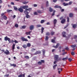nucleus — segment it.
Returning <instances> with one entry per match:
<instances>
[{"label": "nucleus", "mask_w": 77, "mask_h": 77, "mask_svg": "<svg viewBox=\"0 0 77 77\" xmlns=\"http://www.w3.org/2000/svg\"><path fill=\"white\" fill-rule=\"evenodd\" d=\"M58 58H59V55H54V59L55 60H57V61L61 60V58H60L58 59Z\"/></svg>", "instance_id": "nucleus-1"}, {"label": "nucleus", "mask_w": 77, "mask_h": 77, "mask_svg": "<svg viewBox=\"0 0 77 77\" xmlns=\"http://www.w3.org/2000/svg\"><path fill=\"white\" fill-rule=\"evenodd\" d=\"M45 63V61L44 60H41L40 61L38 62L37 63L38 65H41L42 63Z\"/></svg>", "instance_id": "nucleus-2"}, {"label": "nucleus", "mask_w": 77, "mask_h": 77, "mask_svg": "<svg viewBox=\"0 0 77 77\" xmlns=\"http://www.w3.org/2000/svg\"><path fill=\"white\" fill-rule=\"evenodd\" d=\"M4 39L6 41H7V40L9 42V43H11V39L9 38H8V36H6L5 37Z\"/></svg>", "instance_id": "nucleus-3"}, {"label": "nucleus", "mask_w": 77, "mask_h": 77, "mask_svg": "<svg viewBox=\"0 0 77 77\" xmlns=\"http://www.w3.org/2000/svg\"><path fill=\"white\" fill-rule=\"evenodd\" d=\"M41 54V51H37L34 54H33L32 55H36V54Z\"/></svg>", "instance_id": "nucleus-4"}, {"label": "nucleus", "mask_w": 77, "mask_h": 77, "mask_svg": "<svg viewBox=\"0 0 77 77\" xmlns=\"http://www.w3.org/2000/svg\"><path fill=\"white\" fill-rule=\"evenodd\" d=\"M21 39L22 40V41L28 42V40L24 37H22L21 38Z\"/></svg>", "instance_id": "nucleus-5"}, {"label": "nucleus", "mask_w": 77, "mask_h": 77, "mask_svg": "<svg viewBox=\"0 0 77 77\" xmlns=\"http://www.w3.org/2000/svg\"><path fill=\"white\" fill-rule=\"evenodd\" d=\"M34 25H31L29 26L30 29L32 30L34 29Z\"/></svg>", "instance_id": "nucleus-6"}, {"label": "nucleus", "mask_w": 77, "mask_h": 77, "mask_svg": "<svg viewBox=\"0 0 77 77\" xmlns=\"http://www.w3.org/2000/svg\"><path fill=\"white\" fill-rule=\"evenodd\" d=\"M55 8H60V9H62V8L60 6H58V5H56L54 6Z\"/></svg>", "instance_id": "nucleus-7"}, {"label": "nucleus", "mask_w": 77, "mask_h": 77, "mask_svg": "<svg viewBox=\"0 0 77 77\" xmlns=\"http://www.w3.org/2000/svg\"><path fill=\"white\" fill-rule=\"evenodd\" d=\"M18 10L19 12H21V13L23 12V9L21 8H19L18 9Z\"/></svg>", "instance_id": "nucleus-8"}, {"label": "nucleus", "mask_w": 77, "mask_h": 77, "mask_svg": "<svg viewBox=\"0 0 77 77\" xmlns=\"http://www.w3.org/2000/svg\"><path fill=\"white\" fill-rule=\"evenodd\" d=\"M5 54L6 55H8V54H10V52H9V51L8 50H7L6 51H5Z\"/></svg>", "instance_id": "nucleus-9"}, {"label": "nucleus", "mask_w": 77, "mask_h": 77, "mask_svg": "<svg viewBox=\"0 0 77 77\" xmlns=\"http://www.w3.org/2000/svg\"><path fill=\"white\" fill-rule=\"evenodd\" d=\"M62 35L63 37H66V32H63L62 33Z\"/></svg>", "instance_id": "nucleus-10"}, {"label": "nucleus", "mask_w": 77, "mask_h": 77, "mask_svg": "<svg viewBox=\"0 0 77 77\" xmlns=\"http://www.w3.org/2000/svg\"><path fill=\"white\" fill-rule=\"evenodd\" d=\"M32 32V31H29V32H26L25 33L26 35H30V33Z\"/></svg>", "instance_id": "nucleus-11"}, {"label": "nucleus", "mask_w": 77, "mask_h": 77, "mask_svg": "<svg viewBox=\"0 0 77 77\" xmlns=\"http://www.w3.org/2000/svg\"><path fill=\"white\" fill-rule=\"evenodd\" d=\"M59 46V43H57V45L55 46H54V47L55 48H58Z\"/></svg>", "instance_id": "nucleus-12"}, {"label": "nucleus", "mask_w": 77, "mask_h": 77, "mask_svg": "<svg viewBox=\"0 0 77 77\" xmlns=\"http://www.w3.org/2000/svg\"><path fill=\"white\" fill-rule=\"evenodd\" d=\"M10 65H11L10 66H14V67H16L17 66V65L15 64H11L10 63Z\"/></svg>", "instance_id": "nucleus-13"}, {"label": "nucleus", "mask_w": 77, "mask_h": 77, "mask_svg": "<svg viewBox=\"0 0 77 77\" xmlns=\"http://www.w3.org/2000/svg\"><path fill=\"white\" fill-rule=\"evenodd\" d=\"M68 58V56H67L66 57V58H63L62 60H63V61H64L65 60H66Z\"/></svg>", "instance_id": "nucleus-14"}, {"label": "nucleus", "mask_w": 77, "mask_h": 77, "mask_svg": "<svg viewBox=\"0 0 77 77\" xmlns=\"http://www.w3.org/2000/svg\"><path fill=\"white\" fill-rule=\"evenodd\" d=\"M60 69V70H59L58 71L59 74H60V72L62 71V68L60 69L58 68V70H59Z\"/></svg>", "instance_id": "nucleus-15"}, {"label": "nucleus", "mask_w": 77, "mask_h": 77, "mask_svg": "<svg viewBox=\"0 0 77 77\" xmlns=\"http://www.w3.org/2000/svg\"><path fill=\"white\" fill-rule=\"evenodd\" d=\"M29 8V6L26 5L22 7L23 9H25L26 8Z\"/></svg>", "instance_id": "nucleus-16"}, {"label": "nucleus", "mask_w": 77, "mask_h": 77, "mask_svg": "<svg viewBox=\"0 0 77 77\" xmlns=\"http://www.w3.org/2000/svg\"><path fill=\"white\" fill-rule=\"evenodd\" d=\"M66 20L65 19H63L61 21V23L62 24H63L65 22Z\"/></svg>", "instance_id": "nucleus-17"}, {"label": "nucleus", "mask_w": 77, "mask_h": 77, "mask_svg": "<svg viewBox=\"0 0 77 77\" xmlns=\"http://www.w3.org/2000/svg\"><path fill=\"white\" fill-rule=\"evenodd\" d=\"M56 23H57V20H56V19H54V26H55V25L56 24Z\"/></svg>", "instance_id": "nucleus-18"}, {"label": "nucleus", "mask_w": 77, "mask_h": 77, "mask_svg": "<svg viewBox=\"0 0 77 77\" xmlns=\"http://www.w3.org/2000/svg\"><path fill=\"white\" fill-rule=\"evenodd\" d=\"M24 14H25L26 15H27L29 14V13L27 11H26V10L24 11Z\"/></svg>", "instance_id": "nucleus-19"}, {"label": "nucleus", "mask_w": 77, "mask_h": 77, "mask_svg": "<svg viewBox=\"0 0 77 77\" xmlns=\"http://www.w3.org/2000/svg\"><path fill=\"white\" fill-rule=\"evenodd\" d=\"M55 34V32L53 31H51V36H53Z\"/></svg>", "instance_id": "nucleus-20"}, {"label": "nucleus", "mask_w": 77, "mask_h": 77, "mask_svg": "<svg viewBox=\"0 0 77 77\" xmlns=\"http://www.w3.org/2000/svg\"><path fill=\"white\" fill-rule=\"evenodd\" d=\"M69 17L70 18H72L73 17V14L72 13H70L69 14Z\"/></svg>", "instance_id": "nucleus-21"}, {"label": "nucleus", "mask_w": 77, "mask_h": 77, "mask_svg": "<svg viewBox=\"0 0 77 77\" xmlns=\"http://www.w3.org/2000/svg\"><path fill=\"white\" fill-rule=\"evenodd\" d=\"M71 47H72V48H75L76 47V45H71Z\"/></svg>", "instance_id": "nucleus-22"}, {"label": "nucleus", "mask_w": 77, "mask_h": 77, "mask_svg": "<svg viewBox=\"0 0 77 77\" xmlns=\"http://www.w3.org/2000/svg\"><path fill=\"white\" fill-rule=\"evenodd\" d=\"M22 47L24 48H27V45H25V44L23 45L22 46Z\"/></svg>", "instance_id": "nucleus-23"}, {"label": "nucleus", "mask_w": 77, "mask_h": 77, "mask_svg": "<svg viewBox=\"0 0 77 77\" xmlns=\"http://www.w3.org/2000/svg\"><path fill=\"white\" fill-rule=\"evenodd\" d=\"M72 27L74 28V29L76 27V24H72Z\"/></svg>", "instance_id": "nucleus-24"}, {"label": "nucleus", "mask_w": 77, "mask_h": 77, "mask_svg": "<svg viewBox=\"0 0 77 77\" xmlns=\"http://www.w3.org/2000/svg\"><path fill=\"white\" fill-rule=\"evenodd\" d=\"M63 5L64 6H68V3H66L65 2H63Z\"/></svg>", "instance_id": "nucleus-25"}, {"label": "nucleus", "mask_w": 77, "mask_h": 77, "mask_svg": "<svg viewBox=\"0 0 77 77\" xmlns=\"http://www.w3.org/2000/svg\"><path fill=\"white\" fill-rule=\"evenodd\" d=\"M53 9L51 8V7L49 8V11L51 12H53Z\"/></svg>", "instance_id": "nucleus-26"}, {"label": "nucleus", "mask_w": 77, "mask_h": 77, "mask_svg": "<svg viewBox=\"0 0 77 77\" xmlns=\"http://www.w3.org/2000/svg\"><path fill=\"white\" fill-rule=\"evenodd\" d=\"M3 18L5 20H6L7 19V17H6V16H5V15H4V16L3 17Z\"/></svg>", "instance_id": "nucleus-27"}, {"label": "nucleus", "mask_w": 77, "mask_h": 77, "mask_svg": "<svg viewBox=\"0 0 77 77\" xmlns=\"http://www.w3.org/2000/svg\"><path fill=\"white\" fill-rule=\"evenodd\" d=\"M44 28L42 27V29H41V31H42L41 33H43V32H44Z\"/></svg>", "instance_id": "nucleus-28"}, {"label": "nucleus", "mask_w": 77, "mask_h": 77, "mask_svg": "<svg viewBox=\"0 0 77 77\" xmlns=\"http://www.w3.org/2000/svg\"><path fill=\"white\" fill-rule=\"evenodd\" d=\"M50 33L49 32H47L46 33V35L47 36H50Z\"/></svg>", "instance_id": "nucleus-29"}, {"label": "nucleus", "mask_w": 77, "mask_h": 77, "mask_svg": "<svg viewBox=\"0 0 77 77\" xmlns=\"http://www.w3.org/2000/svg\"><path fill=\"white\" fill-rule=\"evenodd\" d=\"M42 53H43V55H45V51L44 49H43V50H42Z\"/></svg>", "instance_id": "nucleus-30"}, {"label": "nucleus", "mask_w": 77, "mask_h": 77, "mask_svg": "<svg viewBox=\"0 0 77 77\" xmlns=\"http://www.w3.org/2000/svg\"><path fill=\"white\" fill-rule=\"evenodd\" d=\"M31 46V44H30V43H28L27 44V47H30V46Z\"/></svg>", "instance_id": "nucleus-31"}, {"label": "nucleus", "mask_w": 77, "mask_h": 77, "mask_svg": "<svg viewBox=\"0 0 77 77\" xmlns=\"http://www.w3.org/2000/svg\"><path fill=\"white\" fill-rule=\"evenodd\" d=\"M12 10H7V12H8V13L11 12H12Z\"/></svg>", "instance_id": "nucleus-32"}, {"label": "nucleus", "mask_w": 77, "mask_h": 77, "mask_svg": "<svg viewBox=\"0 0 77 77\" xmlns=\"http://www.w3.org/2000/svg\"><path fill=\"white\" fill-rule=\"evenodd\" d=\"M22 3L23 4H25V5H26V4H27V3H29V2H26L24 1V2H23Z\"/></svg>", "instance_id": "nucleus-33"}, {"label": "nucleus", "mask_w": 77, "mask_h": 77, "mask_svg": "<svg viewBox=\"0 0 77 77\" xmlns=\"http://www.w3.org/2000/svg\"><path fill=\"white\" fill-rule=\"evenodd\" d=\"M49 6V5L48 4V2L47 1L46 2V7H48Z\"/></svg>", "instance_id": "nucleus-34"}, {"label": "nucleus", "mask_w": 77, "mask_h": 77, "mask_svg": "<svg viewBox=\"0 0 77 77\" xmlns=\"http://www.w3.org/2000/svg\"><path fill=\"white\" fill-rule=\"evenodd\" d=\"M15 44H14L12 47V48L13 50H14V49H15Z\"/></svg>", "instance_id": "nucleus-35"}, {"label": "nucleus", "mask_w": 77, "mask_h": 77, "mask_svg": "<svg viewBox=\"0 0 77 77\" xmlns=\"http://www.w3.org/2000/svg\"><path fill=\"white\" fill-rule=\"evenodd\" d=\"M57 66V65L55 64L53 66L54 69L56 68V67Z\"/></svg>", "instance_id": "nucleus-36"}, {"label": "nucleus", "mask_w": 77, "mask_h": 77, "mask_svg": "<svg viewBox=\"0 0 77 77\" xmlns=\"http://www.w3.org/2000/svg\"><path fill=\"white\" fill-rule=\"evenodd\" d=\"M42 27V26L41 25H36V27L37 28H38V27Z\"/></svg>", "instance_id": "nucleus-37"}, {"label": "nucleus", "mask_w": 77, "mask_h": 77, "mask_svg": "<svg viewBox=\"0 0 77 77\" xmlns=\"http://www.w3.org/2000/svg\"><path fill=\"white\" fill-rule=\"evenodd\" d=\"M26 18H30V16H29V15L28 14H26Z\"/></svg>", "instance_id": "nucleus-38"}, {"label": "nucleus", "mask_w": 77, "mask_h": 77, "mask_svg": "<svg viewBox=\"0 0 77 77\" xmlns=\"http://www.w3.org/2000/svg\"><path fill=\"white\" fill-rule=\"evenodd\" d=\"M14 26L16 28H18V25L17 24H15Z\"/></svg>", "instance_id": "nucleus-39"}, {"label": "nucleus", "mask_w": 77, "mask_h": 77, "mask_svg": "<svg viewBox=\"0 0 77 77\" xmlns=\"http://www.w3.org/2000/svg\"><path fill=\"white\" fill-rule=\"evenodd\" d=\"M67 21L68 23H69V17H67Z\"/></svg>", "instance_id": "nucleus-40"}, {"label": "nucleus", "mask_w": 77, "mask_h": 77, "mask_svg": "<svg viewBox=\"0 0 77 77\" xmlns=\"http://www.w3.org/2000/svg\"><path fill=\"white\" fill-rule=\"evenodd\" d=\"M26 27V26H22V29H25Z\"/></svg>", "instance_id": "nucleus-41"}, {"label": "nucleus", "mask_w": 77, "mask_h": 77, "mask_svg": "<svg viewBox=\"0 0 77 77\" xmlns=\"http://www.w3.org/2000/svg\"><path fill=\"white\" fill-rule=\"evenodd\" d=\"M45 22L44 20H42L41 21V24H42V23H44Z\"/></svg>", "instance_id": "nucleus-42"}, {"label": "nucleus", "mask_w": 77, "mask_h": 77, "mask_svg": "<svg viewBox=\"0 0 77 77\" xmlns=\"http://www.w3.org/2000/svg\"><path fill=\"white\" fill-rule=\"evenodd\" d=\"M48 36H46L45 39V41H48Z\"/></svg>", "instance_id": "nucleus-43"}, {"label": "nucleus", "mask_w": 77, "mask_h": 77, "mask_svg": "<svg viewBox=\"0 0 77 77\" xmlns=\"http://www.w3.org/2000/svg\"><path fill=\"white\" fill-rule=\"evenodd\" d=\"M71 54L72 56H74V55H75V54L73 51H72L71 52Z\"/></svg>", "instance_id": "nucleus-44"}, {"label": "nucleus", "mask_w": 77, "mask_h": 77, "mask_svg": "<svg viewBox=\"0 0 77 77\" xmlns=\"http://www.w3.org/2000/svg\"><path fill=\"white\" fill-rule=\"evenodd\" d=\"M25 58H26V59H29V56H25Z\"/></svg>", "instance_id": "nucleus-45"}, {"label": "nucleus", "mask_w": 77, "mask_h": 77, "mask_svg": "<svg viewBox=\"0 0 77 77\" xmlns=\"http://www.w3.org/2000/svg\"><path fill=\"white\" fill-rule=\"evenodd\" d=\"M51 42L53 43H54V42H55V40L54 39H52Z\"/></svg>", "instance_id": "nucleus-46"}, {"label": "nucleus", "mask_w": 77, "mask_h": 77, "mask_svg": "<svg viewBox=\"0 0 77 77\" xmlns=\"http://www.w3.org/2000/svg\"><path fill=\"white\" fill-rule=\"evenodd\" d=\"M68 60L69 61V62H71V60H72V59H71V58H68Z\"/></svg>", "instance_id": "nucleus-47"}, {"label": "nucleus", "mask_w": 77, "mask_h": 77, "mask_svg": "<svg viewBox=\"0 0 77 77\" xmlns=\"http://www.w3.org/2000/svg\"><path fill=\"white\" fill-rule=\"evenodd\" d=\"M67 53V52H64L63 53V54H62V55L63 56H64V55H65V54H66Z\"/></svg>", "instance_id": "nucleus-48"}, {"label": "nucleus", "mask_w": 77, "mask_h": 77, "mask_svg": "<svg viewBox=\"0 0 77 77\" xmlns=\"http://www.w3.org/2000/svg\"><path fill=\"white\" fill-rule=\"evenodd\" d=\"M37 12L38 13H39V14H41V13H42V12H41V11L40 10L37 11Z\"/></svg>", "instance_id": "nucleus-49"}, {"label": "nucleus", "mask_w": 77, "mask_h": 77, "mask_svg": "<svg viewBox=\"0 0 77 77\" xmlns=\"http://www.w3.org/2000/svg\"><path fill=\"white\" fill-rule=\"evenodd\" d=\"M34 15H38V14L36 12H35L34 13Z\"/></svg>", "instance_id": "nucleus-50"}, {"label": "nucleus", "mask_w": 77, "mask_h": 77, "mask_svg": "<svg viewBox=\"0 0 77 77\" xmlns=\"http://www.w3.org/2000/svg\"><path fill=\"white\" fill-rule=\"evenodd\" d=\"M14 9L15 11H18V8H17L15 7Z\"/></svg>", "instance_id": "nucleus-51"}, {"label": "nucleus", "mask_w": 77, "mask_h": 77, "mask_svg": "<svg viewBox=\"0 0 77 77\" xmlns=\"http://www.w3.org/2000/svg\"><path fill=\"white\" fill-rule=\"evenodd\" d=\"M9 74H8V75H4V77H9Z\"/></svg>", "instance_id": "nucleus-52"}, {"label": "nucleus", "mask_w": 77, "mask_h": 77, "mask_svg": "<svg viewBox=\"0 0 77 77\" xmlns=\"http://www.w3.org/2000/svg\"><path fill=\"white\" fill-rule=\"evenodd\" d=\"M65 49L66 50H68V51H69V49L68 47H67L66 48H65Z\"/></svg>", "instance_id": "nucleus-53"}, {"label": "nucleus", "mask_w": 77, "mask_h": 77, "mask_svg": "<svg viewBox=\"0 0 77 77\" xmlns=\"http://www.w3.org/2000/svg\"><path fill=\"white\" fill-rule=\"evenodd\" d=\"M57 62H58V61H57V60H55L54 62V64H56L57 63Z\"/></svg>", "instance_id": "nucleus-54"}, {"label": "nucleus", "mask_w": 77, "mask_h": 77, "mask_svg": "<svg viewBox=\"0 0 77 77\" xmlns=\"http://www.w3.org/2000/svg\"><path fill=\"white\" fill-rule=\"evenodd\" d=\"M72 1L71 2H70L68 4V5H71V4H72Z\"/></svg>", "instance_id": "nucleus-55"}, {"label": "nucleus", "mask_w": 77, "mask_h": 77, "mask_svg": "<svg viewBox=\"0 0 77 77\" xmlns=\"http://www.w3.org/2000/svg\"><path fill=\"white\" fill-rule=\"evenodd\" d=\"M32 11V8H28V11Z\"/></svg>", "instance_id": "nucleus-56"}, {"label": "nucleus", "mask_w": 77, "mask_h": 77, "mask_svg": "<svg viewBox=\"0 0 77 77\" xmlns=\"http://www.w3.org/2000/svg\"><path fill=\"white\" fill-rule=\"evenodd\" d=\"M14 42L16 44L17 43H18V42L16 40H14Z\"/></svg>", "instance_id": "nucleus-57"}, {"label": "nucleus", "mask_w": 77, "mask_h": 77, "mask_svg": "<svg viewBox=\"0 0 77 77\" xmlns=\"http://www.w3.org/2000/svg\"><path fill=\"white\" fill-rule=\"evenodd\" d=\"M77 38V35H75L74 36V39H76Z\"/></svg>", "instance_id": "nucleus-58"}, {"label": "nucleus", "mask_w": 77, "mask_h": 77, "mask_svg": "<svg viewBox=\"0 0 77 77\" xmlns=\"http://www.w3.org/2000/svg\"><path fill=\"white\" fill-rule=\"evenodd\" d=\"M23 77V75H18V77Z\"/></svg>", "instance_id": "nucleus-59"}, {"label": "nucleus", "mask_w": 77, "mask_h": 77, "mask_svg": "<svg viewBox=\"0 0 77 77\" xmlns=\"http://www.w3.org/2000/svg\"><path fill=\"white\" fill-rule=\"evenodd\" d=\"M11 4L12 5H14V3L13 2H11Z\"/></svg>", "instance_id": "nucleus-60"}, {"label": "nucleus", "mask_w": 77, "mask_h": 77, "mask_svg": "<svg viewBox=\"0 0 77 77\" xmlns=\"http://www.w3.org/2000/svg\"><path fill=\"white\" fill-rule=\"evenodd\" d=\"M53 2H54L55 3H56V2H57V0H53Z\"/></svg>", "instance_id": "nucleus-61"}, {"label": "nucleus", "mask_w": 77, "mask_h": 77, "mask_svg": "<svg viewBox=\"0 0 77 77\" xmlns=\"http://www.w3.org/2000/svg\"><path fill=\"white\" fill-rule=\"evenodd\" d=\"M1 51H2V52H4V53H5V50H1Z\"/></svg>", "instance_id": "nucleus-62"}, {"label": "nucleus", "mask_w": 77, "mask_h": 77, "mask_svg": "<svg viewBox=\"0 0 77 77\" xmlns=\"http://www.w3.org/2000/svg\"><path fill=\"white\" fill-rule=\"evenodd\" d=\"M3 15H4V13H2L1 16L2 17H3Z\"/></svg>", "instance_id": "nucleus-63"}, {"label": "nucleus", "mask_w": 77, "mask_h": 77, "mask_svg": "<svg viewBox=\"0 0 77 77\" xmlns=\"http://www.w3.org/2000/svg\"><path fill=\"white\" fill-rule=\"evenodd\" d=\"M64 9H62L61 10V12H64Z\"/></svg>", "instance_id": "nucleus-64"}]
</instances>
